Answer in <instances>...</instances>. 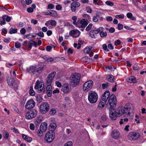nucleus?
I'll list each match as a JSON object with an SVG mask.
<instances>
[{"label":"nucleus","instance_id":"nucleus-59","mask_svg":"<svg viewBox=\"0 0 146 146\" xmlns=\"http://www.w3.org/2000/svg\"><path fill=\"white\" fill-rule=\"evenodd\" d=\"M44 131H43L42 130L38 131V135L39 136H41L43 135V133Z\"/></svg>","mask_w":146,"mask_h":146},{"label":"nucleus","instance_id":"nucleus-10","mask_svg":"<svg viewBox=\"0 0 146 146\" xmlns=\"http://www.w3.org/2000/svg\"><path fill=\"white\" fill-rule=\"evenodd\" d=\"M37 113V111L35 109H33L28 111L26 114L25 117L27 119H31L35 117Z\"/></svg>","mask_w":146,"mask_h":146},{"label":"nucleus","instance_id":"nucleus-12","mask_svg":"<svg viewBox=\"0 0 146 146\" xmlns=\"http://www.w3.org/2000/svg\"><path fill=\"white\" fill-rule=\"evenodd\" d=\"M93 82L91 80H89L85 82L83 85V89L85 92H88L92 87Z\"/></svg>","mask_w":146,"mask_h":146},{"label":"nucleus","instance_id":"nucleus-41","mask_svg":"<svg viewBox=\"0 0 146 146\" xmlns=\"http://www.w3.org/2000/svg\"><path fill=\"white\" fill-rule=\"evenodd\" d=\"M129 139L131 140H135V139H134L133 136L132 134V133H130L128 136Z\"/></svg>","mask_w":146,"mask_h":146},{"label":"nucleus","instance_id":"nucleus-62","mask_svg":"<svg viewBox=\"0 0 146 146\" xmlns=\"http://www.w3.org/2000/svg\"><path fill=\"white\" fill-rule=\"evenodd\" d=\"M30 128L31 129L34 130L35 129V125L33 123H31L30 125Z\"/></svg>","mask_w":146,"mask_h":146},{"label":"nucleus","instance_id":"nucleus-1","mask_svg":"<svg viewBox=\"0 0 146 146\" xmlns=\"http://www.w3.org/2000/svg\"><path fill=\"white\" fill-rule=\"evenodd\" d=\"M133 107L132 104L130 103L126 104L124 107L118 108L117 111L118 116L119 117L122 115H126L130 114V110Z\"/></svg>","mask_w":146,"mask_h":146},{"label":"nucleus","instance_id":"nucleus-56","mask_svg":"<svg viewBox=\"0 0 146 146\" xmlns=\"http://www.w3.org/2000/svg\"><path fill=\"white\" fill-rule=\"evenodd\" d=\"M30 41H31V44L32 45H33V46H36V42H35L33 40H30Z\"/></svg>","mask_w":146,"mask_h":146},{"label":"nucleus","instance_id":"nucleus-63","mask_svg":"<svg viewBox=\"0 0 146 146\" xmlns=\"http://www.w3.org/2000/svg\"><path fill=\"white\" fill-rule=\"evenodd\" d=\"M32 140V138L28 136L27 138L25 140L28 142H31Z\"/></svg>","mask_w":146,"mask_h":146},{"label":"nucleus","instance_id":"nucleus-6","mask_svg":"<svg viewBox=\"0 0 146 146\" xmlns=\"http://www.w3.org/2000/svg\"><path fill=\"white\" fill-rule=\"evenodd\" d=\"M98 98V94L96 92L90 91L88 93V99L91 103H96L97 101Z\"/></svg>","mask_w":146,"mask_h":146},{"label":"nucleus","instance_id":"nucleus-35","mask_svg":"<svg viewBox=\"0 0 146 146\" xmlns=\"http://www.w3.org/2000/svg\"><path fill=\"white\" fill-rule=\"evenodd\" d=\"M114 77L112 75H110L108 79V80L110 82H114Z\"/></svg>","mask_w":146,"mask_h":146},{"label":"nucleus","instance_id":"nucleus-24","mask_svg":"<svg viewBox=\"0 0 146 146\" xmlns=\"http://www.w3.org/2000/svg\"><path fill=\"white\" fill-rule=\"evenodd\" d=\"M101 13L100 12H97L94 16L92 19L93 21L94 22H97L98 21V18Z\"/></svg>","mask_w":146,"mask_h":146},{"label":"nucleus","instance_id":"nucleus-17","mask_svg":"<svg viewBox=\"0 0 146 146\" xmlns=\"http://www.w3.org/2000/svg\"><path fill=\"white\" fill-rule=\"evenodd\" d=\"M103 27H100L97 30H92L90 32V35L92 38H95L97 34H98L100 31H102V30Z\"/></svg>","mask_w":146,"mask_h":146},{"label":"nucleus","instance_id":"nucleus-39","mask_svg":"<svg viewBox=\"0 0 146 146\" xmlns=\"http://www.w3.org/2000/svg\"><path fill=\"white\" fill-rule=\"evenodd\" d=\"M36 100L38 102L40 103L42 102V99L41 96L39 95L36 97Z\"/></svg>","mask_w":146,"mask_h":146},{"label":"nucleus","instance_id":"nucleus-21","mask_svg":"<svg viewBox=\"0 0 146 146\" xmlns=\"http://www.w3.org/2000/svg\"><path fill=\"white\" fill-rule=\"evenodd\" d=\"M120 133L118 131H113L111 134L112 137L114 139H116L119 137Z\"/></svg>","mask_w":146,"mask_h":146},{"label":"nucleus","instance_id":"nucleus-31","mask_svg":"<svg viewBox=\"0 0 146 146\" xmlns=\"http://www.w3.org/2000/svg\"><path fill=\"white\" fill-rule=\"evenodd\" d=\"M29 94L32 96H34L35 95V92L32 86H31L30 89L29 90Z\"/></svg>","mask_w":146,"mask_h":146},{"label":"nucleus","instance_id":"nucleus-22","mask_svg":"<svg viewBox=\"0 0 146 146\" xmlns=\"http://www.w3.org/2000/svg\"><path fill=\"white\" fill-rule=\"evenodd\" d=\"M92 48L90 47H87L85 48L84 50V52L85 53L88 54L90 55L93 56L94 54L92 52Z\"/></svg>","mask_w":146,"mask_h":146},{"label":"nucleus","instance_id":"nucleus-43","mask_svg":"<svg viewBox=\"0 0 146 146\" xmlns=\"http://www.w3.org/2000/svg\"><path fill=\"white\" fill-rule=\"evenodd\" d=\"M102 48L106 52L109 51V49L108 48L106 44H104L102 45Z\"/></svg>","mask_w":146,"mask_h":146},{"label":"nucleus","instance_id":"nucleus-26","mask_svg":"<svg viewBox=\"0 0 146 146\" xmlns=\"http://www.w3.org/2000/svg\"><path fill=\"white\" fill-rule=\"evenodd\" d=\"M128 81L130 83H135L136 82V79L134 76H132L128 79Z\"/></svg>","mask_w":146,"mask_h":146},{"label":"nucleus","instance_id":"nucleus-64","mask_svg":"<svg viewBox=\"0 0 146 146\" xmlns=\"http://www.w3.org/2000/svg\"><path fill=\"white\" fill-rule=\"evenodd\" d=\"M115 31V29L113 27H111L109 29V31L110 33H113Z\"/></svg>","mask_w":146,"mask_h":146},{"label":"nucleus","instance_id":"nucleus-58","mask_svg":"<svg viewBox=\"0 0 146 146\" xmlns=\"http://www.w3.org/2000/svg\"><path fill=\"white\" fill-rule=\"evenodd\" d=\"M56 84L58 87H61L62 86L61 84L58 81H56Z\"/></svg>","mask_w":146,"mask_h":146},{"label":"nucleus","instance_id":"nucleus-25","mask_svg":"<svg viewBox=\"0 0 146 146\" xmlns=\"http://www.w3.org/2000/svg\"><path fill=\"white\" fill-rule=\"evenodd\" d=\"M49 15L53 17H56L57 16L58 14L56 11L50 10L49 12Z\"/></svg>","mask_w":146,"mask_h":146},{"label":"nucleus","instance_id":"nucleus-13","mask_svg":"<svg viewBox=\"0 0 146 146\" xmlns=\"http://www.w3.org/2000/svg\"><path fill=\"white\" fill-rule=\"evenodd\" d=\"M56 74L55 72H53L50 74L46 79V83L47 85H51L53 78Z\"/></svg>","mask_w":146,"mask_h":146},{"label":"nucleus","instance_id":"nucleus-44","mask_svg":"<svg viewBox=\"0 0 146 146\" xmlns=\"http://www.w3.org/2000/svg\"><path fill=\"white\" fill-rule=\"evenodd\" d=\"M15 47L17 48H19L21 46V44L19 42H16L15 44Z\"/></svg>","mask_w":146,"mask_h":146},{"label":"nucleus","instance_id":"nucleus-54","mask_svg":"<svg viewBox=\"0 0 146 146\" xmlns=\"http://www.w3.org/2000/svg\"><path fill=\"white\" fill-rule=\"evenodd\" d=\"M120 43L121 42L120 40L118 39L117 40L115 41L114 42V44L115 46H117L119 45Z\"/></svg>","mask_w":146,"mask_h":146},{"label":"nucleus","instance_id":"nucleus-23","mask_svg":"<svg viewBox=\"0 0 146 146\" xmlns=\"http://www.w3.org/2000/svg\"><path fill=\"white\" fill-rule=\"evenodd\" d=\"M47 123L46 122L42 123L40 127V130L45 132L47 128Z\"/></svg>","mask_w":146,"mask_h":146},{"label":"nucleus","instance_id":"nucleus-38","mask_svg":"<svg viewBox=\"0 0 146 146\" xmlns=\"http://www.w3.org/2000/svg\"><path fill=\"white\" fill-rule=\"evenodd\" d=\"M106 68L110 70L111 71H114L116 69L115 67L111 66H107L106 67Z\"/></svg>","mask_w":146,"mask_h":146},{"label":"nucleus","instance_id":"nucleus-52","mask_svg":"<svg viewBox=\"0 0 146 146\" xmlns=\"http://www.w3.org/2000/svg\"><path fill=\"white\" fill-rule=\"evenodd\" d=\"M92 24L91 23L88 26L86 27V30L87 31H88L91 29L92 26Z\"/></svg>","mask_w":146,"mask_h":146},{"label":"nucleus","instance_id":"nucleus-34","mask_svg":"<svg viewBox=\"0 0 146 146\" xmlns=\"http://www.w3.org/2000/svg\"><path fill=\"white\" fill-rule=\"evenodd\" d=\"M7 82L9 85L10 86H12L13 85L12 80L9 77V78L7 79Z\"/></svg>","mask_w":146,"mask_h":146},{"label":"nucleus","instance_id":"nucleus-42","mask_svg":"<svg viewBox=\"0 0 146 146\" xmlns=\"http://www.w3.org/2000/svg\"><path fill=\"white\" fill-rule=\"evenodd\" d=\"M124 17V15L123 14L116 15V18L117 19H123Z\"/></svg>","mask_w":146,"mask_h":146},{"label":"nucleus","instance_id":"nucleus-55","mask_svg":"<svg viewBox=\"0 0 146 146\" xmlns=\"http://www.w3.org/2000/svg\"><path fill=\"white\" fill-rule=\"evenodd\" d=\"M123 26L122 25L120 24V23H119L118 24L117 28L119 30L122 29L123 28Z\"/></svg>","mask_w":146,"mask_h":146},{"label":"nucleus","instance_id":"nucleus-51","mask_svg":"<svg viewBox=\"0 0 146 146\" xmlns=\"http://www.w3.org/2000/svg\"><path fill=\"white\" fill-rule=\"evenodd\" d=\"M133 69L134 70H139V68L137 65H135L133 66Z\"/></svg>","mask_w":146,"mask_h":146},{"label":"nucleus","instance_id":"nucleus-27","mask_svg":"<svg viewBox=\"0 0 146 146\" xmlns=\"http://www.w3.org/2000/svg\"><path fill=\"white\" fill-rule=\"evenodd\" d=\"M127 17L131 20L133 21L136 19L133 16L132 14L130 13H128L126 15Z\"/></svg>","mask_w":146,"mask_h":146},{"label":"nucleus","instance_id":"nucleus-60","mask_svg":"<svg viewBox=\"0 0 146 146\" xmlns=\"http://www.w3.org/2000/svg\"><path fill=\"white\" fill-rule=\"evenodd\" d=\"M52 89V87L51 85H47L46 87V90H51Z\"/></svg>","mask_w":146,"mask_h":146},{"label":"nucleus","instance_id":"nucleus-37","mask_svg":"<svg viewBox=\"0 0 146 146\" xmlns=\"http://www.w3.org/2000/svg\"><path fill=\"white\" fill-rule=\"evenodd\" d=\"M42 119V118L41 117H38L37 119L35 122V123L36 125H38L39 123H40L41 122Z\"/></svg>","mask_w":146,"mask_h":146},{"label":"nucleus","instance_id":"nucleus-5","mask_svg":"<svg viewBox=\"0 0 146 146\" xmlns=\"http://www.w3.org/2000/svg\"><path fill=\"white\" fill-rule=\"evenodd\" d=\"M74 21L73 23L76 25L79 28L81 27L82 28H85L87 25V23L85 19H82L81 20H78L77 22H76L77 17L76 16H73L72 18Z\"/></svg>","mask_w":146,"mask_h":146},{"label":"nucleus","instance_id":"nucleus-45","mask_svg":"<svg viewBox=\"0 0 146 146\" xmlns=\"http://www.w3.org/2000/svg\"><path fill=\"white\" fill-rule=\"evenodd\" d=\"M106 4L108 5L112 6L113 5V3L109 1H107L106 2Z\"/></svg>","mask_w":146,"mask_h":146},{"label":"nucleus","instance_id":"nucleus-2","mask_svg":"<svg viewBox=\"0 0 146 146\" xmlns=\"http://www.w3.org/2000/svg\"><path fill=\"white\" fill-rule=\"evenodd\" d=\"M43 66H41L37 68L36 66H32L28 68L27 69V70L28 72L34 76H36L43 70Z\"/></svg>","mask_w":146,"mask_h":146},{"label":"nucleus","instance_id":"nucleus-20","mask_svg":"<svg viewBox=\"0 0 146 146\" xmlns=\"http://www.w3.org/2000/svg\"><path fill=\"white\" fill-rule=\"evenodd\" d=\"M80 34V33L79 31L75 29L72 30L69 32L70 35L74 38L78 37L79 36Z\"/></svg>","mask_w":146,"mask_h":146},{"label":"nucleus","instance_id":"nucleus-30","mask_svg":"<svg viewBox=\"0 0 146 146\" xmlns=\"http://www.w3.org/2000/svg\"><path fill=\"white\" fill-rule=\"evenodd\" d=\"M132 134L133 136L134 139H135V140H136L139 137V134L137 132H132Z\"/></svg>","mask_w":146,"mask_h":146},{"label":"nucleus","instance_id":"nucleus-57","mask_svg":"<svg viewBox=\"0 0 146 146\" xmlns=\"http://www.w3.org/2000/svg\"><path fill=\"white\" fill-rule=\"evenodd\" d=\"M106 19L108 21H112L113 20V18L111 16H108L106 18Z\"/></svg>","mask_w":146,"mask_h":146},{"label":"nucleus","instance_id":"nucleus-28","mask_svg":"<svg viewBox=\"0 0 146 146\" xmlns=\"http://www.w3.org/2000/svg\"><path fill=\"white\" fill-rule=\"evenodd\" d=\"M56 127V124L55 123H52L50 125V127L51 128V130L50 131H54Z\"/></svg>","mask_w":146,"mask_h":146},{"label":"nucleus","instance_id":"nucleus-47","mask_svg":"<svg viewBox=\"0 0 146 146\" xmlns=\"http://www.w3.org/2000/svg\"><path fill=\"white\" fill-rule=\"evenodd\" d=\"M36 35H37L41 37H43L44 36V33L40 31L39 33L36 34Z\"/></svg>","mask_w":146,"mask_h":146},{"label":"nucleus","instance_id":"nucleus-4","mask_svg":"<svg viewBox=\"0 0 146 146\" xmlns=\"http://www.w3.org/2000/svg\"><path fill=\"white\" fill-rule=\"evenodd\" d=\"M81 78V75L79 73L73 74L70 79V83L71 85L75 87L78 85L80 83Z\"/></svg>","mask_w":146,"mask_h":146},{"label":"nucleus","instance_id":"nucleus-9","mask_svg":"<svg viewBox=\"0 0 146 146\" xmlns=\"http://www.w3.org/2000/svg\"><path fill=\"white\" fill-rule=\"evenodd\" d=\"M40 111L42 114L46 113L49 110V106L46 102L42 103L39 107Z\"/></svg>","mask_w":146,"mask_h":146},{"label":"nucleus","instance_id":"nucleus-33","mask_svg":"<svg viewBox=\"0 0 146 146\" xmlns=\"http://www.w3.org/2000/svg\"><path fill=\"white\" fill-rule=\"evenodd\" d=\"M110 83H108L107 82L106 83H105L103 84L102 85V86L103 89H105L108 88V86L110 85Z\"/></svg>","mask_w":146,"mask_h":146},{"label":"nucleus","instance_id":"nucleus-19","mask_svg":"<svg viewBox=\"0 0 146 146\" xmlns=\"http://www.w3.org/2000/svg\"><path fill=\"white\" fill-rule=\"evenodd\" d=\"M62 91L64 93H69L71 91V89L69 88L68 84H64L62 86Z\"/></svg>","mask_w":146,"mask_h":146},{"label":"nucleus","instance_id":"nucleus-32","mask_svg":"<svg viewBox=\"0 0 146 146\" xmlns=\"http://www.w3.org/2000/svg\"><path fill=\"white\" fill-rule=\"evenodd\" d=\"M17 29H14L12 27L10 29L9 33L10 34L15 33L17 32Z\"/></svg>","mask_w":146,"mask_h":146},{"label":"nucleus","instance_id":"nucleus-3","mask_svg":"<svg viewBox=\"0 0 146 146\" xmlns=\"http://www.w3.org/2000/svg\"><path fill=\"white\" fill-rule=\"evenodd\" d=\"M110 92L107 90L102 94L101 97V99L98 107L99 109H102L104 106L108 98L110 97Z\"/></svg>","mask_w":146,"mask_h":146},{"label":"nucleus","instance_id":"nucleus-11","mask_svg":"<svg viewBox=\"0 0 146 146\" xmlns=\"http://www.w3.org/2000/svg\"><path fill=\"white\" fill-rule=\"evenodd\" d=\"M44 86L43 82H40L38 80H37L35 86V89L37 90V92L38 93H40L43 90V92L44 93L45 90L43 89Z\"/></svg>","mask_w":146,"mask_h":146},{"label":"nucleus","instance_id":"nucleus-46","mask_svg":"<svg viewBox=\"0 0 146 146\" xmlns=\"http://www.w3.org/2000/svg\"><path fill=\"white\" fill-rule=\"evenodd\" d=\"M72 143L71 141H69L66 143L64 146H72Z\"/></svg>","mask_w":146,"mask_h":146},{"label":"nucleus","instance_id":"nucleus-16","mask_svg":"<svg viewBox=\"0 0 146 146\" xmlns=\"http://www.w3.org/2000/svg\"><path fill=\"white\" fill-rule=\"evenodd\" d=\"M56 21L53 20L48 21L45 23V25L48 27L49 29H52L54 27H55L56 25Z\"/></svg>","mask_w":146,"mask_h":146},{"label":"nucleus","instance_id":"nucleus-49","mask_svg":"<svg viewBox=\"0 0 146 146\" xmlns=\"http://www.w3.org/2000/svg\"><path fill=\"white\" fill-rule=\"evenodd\" d=\"M86 10L87 13H91L92 12V10L91 8L89 7H86Z\"/></svg>","mask_w":146,"mask_h":146},{"label":"nucleus","instance_id":"nucleus-7","mask_svg":"<svg viewBox=\"0 0 146 146\" xmlns=\"http://www.w3.org/2000/svg\"><path fill=\"white\" fill-rule=\"evenodd\" d=\"M116 103L115 95L114 94L111 95L108 102V104H109L110 106L109 109L114 108L116 107Z\"/></svg>","mask_w":146,"mask_h":146},{"label":"nucleus","instance_id":"nucleus-15","mask_svg":"<svg viewBox=\"0 0 146 146\" xmlns=\"http://www.w3.org/2000/svg\"><path fill=\"white\" fill-rule=\"evenodd\" d=\"M109 116L112 119L115 120L117 116L118 115L117 113L118 112L115 111L114 108L109 109Z\"/></svg>","mask_w":146,"mask_h":146},{"label":"nucleus","instance_id":"nucleus-50","mask_svg":"<svg viewBox=\"0 0 146 146\" xmlns=\"http://www.w3.org/2000/svg\"><path fill=\"white\" fill-rule=\"evenodd\" d=\"M3 136L5 139L8 138L9 137V133L7 132H6L5 133H4Z\"/></svg>","mask_w":146,"mask_h":146},{"label":"nucleus","instance_id":"nucleus-29","mask_svg":"<svg viewBox=\"0 0 146 146\" xmlns=\"http://www.w3.org/2000/svg\"><path fill=\"white\" fill-rule=\"evenodd\" d=\"M2 18L3 20L4 21H6L8 22L10 21L11 19L10 17L6 15L3 16L2 17Z\"/></svg>","mask_w":146,"mask_h":146},{"label":"nucleus","instance_id":"nucleus-48","mask_svg":"<svg viewBox=\"0 0 146 146\" xmlns=\"http://www.w3.org/2000/svg\"><path fill=\"white\" fill-rule=\"evenodd\" d=\"M54 8V5L52 4H49L48 5L47 9H52Z\"/></svg>","mask_w":146,"mask_h":146},{"label":"nucleus","instance_id":"nucleus-61","mask_svg":"<svg viewBox=\"0 0 146 146\" xmlns=\"http://www.w3.org/2000/svg\"><path fill=\"white\" fill-rule=\"evenodd\" d=\"M27 11L29 13H32L33 11V9L32 7H30L27 9Z\"/></svg>","mask_w":146,"mask_h":146},{"label":"nucleus","instance_id":"nucleus-14","mask_svg":"<svg viewBox=\"0 0 146 146\" xmlns=\"http://www.w3.org/2000/svg\"><path fill=\"white\" fill-rule=\"evenodd\" d=\"M35 103L33 99H30L27 101L25 105V108L27 110L31 109L35 106Z\"/></svg>","mask_w":146,"mask_h":146},{"label":"nucleus","instance_id":"nucleus-40","mask_svg":"<svg viewBox=\"0 0 146 146\" xmlns=\"http://www.w3.org/2000/svg\"><path fill=\"white\" fill-rule=\"evenodd\" d=\"M56 112V110L54 108H52L50 111V113L52 115H54Z\"/></svg>","mask_w":146,"mask_h":146},{"label":"nucleus","instance_id":"nucleus-53","mask_svg":"<svg viewBox=\"0 0 146 146\" xmlns=\"http://www.w3.org/2000/svg\"><path fill=\"white\" fill-rule=\"evenodd\" d=\"M47 96L49 97H50L52 94V91L51 90H48L46 91Z\"/></svg>","mask_w":146,"mask_h":146},{"label":"nucleus","instance_id":"nucleus-8","mask_svg":"<svg viewBox=\"0 0 146 146\" xmlns=\"http://www.w3.org/2000/svg\"><path fill=\"white\" fill-rule=\"evenodd\" d=\"M55 133L52 131H48L46 134L45 140L47 143H50L53 141L54 138Z\"/></svg>","mask_w":146,"mask_h":146},{"label":"nucleus","instance_id":"nucleus-36","mask_svg":"<svg viewBox=\"0 0 146 146\" xmlns=\"http://www.w3.org/2000/svg\"><path fill=\"white\" fill-rule=\"evenodd\" d=\"M103 28L102 31H100V35L101 37H104L106 36L107 35V33L106 32H103Z\"/></svg>","mask_w":146,"mask_h":146},{"label":"nucleus","instance_id":"nucleus-18","mask_svg":"<svg viewBox=\"0 0 146 146\" xmlns=\"http://www.w3.org/2000/svg\"><path fill=\"white\" fill-rule=\"evenodd\" d=\"M80 5V3L77 2H72L70 5L71 10L72 12H75L76 10V8L79 7Z\"/></svg>","mask_w":146,"mask_h":146}]
</instances>
